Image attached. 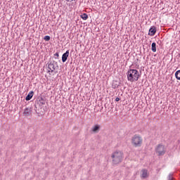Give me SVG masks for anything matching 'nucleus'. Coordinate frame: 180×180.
Instances as JSON below:
<instances>
[{
  "mask_svg": "<svg viewBox=\"0 0 180 180\" xmlns=\"http://www.w3.org/2000/svg\"><path fill=\"white\" fill-rule=\"evenodd\" d=\"M35 108H40L39 110H38V112H46V110H47V106L46 104L43 105L41 103H37L36 102L34 104Z\"/></svg>",
  "mask_w": 180,
  "mask_h": 180,
  "instance_id": "nucleus-6",
  "label": "nucleus"
},
{
  "mask_svg": "<svg viewBox=\"0 0 180 180\" xmlns=\"http://www.w3.org/2000/svg\"><path fill=\"white\" fill-rule=\"evenodd\" d=\"M140 77V72L136 69H129L127 72V79L130 82H136Z\"/></svg>",
  "mask_w": 180,
  "mask_h": 180,
  "instance_id": "nucleus-1",
  "label": "nucleus"
},
{
  "mask_svg": "<svg viewBox=\"0 0 180 180\" xmlns=\"http://www.w3.org/2000/svg\"><path fill=\"white\" fill-rule=\"evenodd\" d=\"M70 56V51L68 50L62 55V62L65 63L67 60L68 59V56Z\"/></svg>",
  "mask_w": 180,
  "mask_h": 180,
  "instance_id": "nucleus-9",
  "label": "nucleus"
},
{
  "mask_svg": "<svg viewBox=\"0 0 180 180\" xmlns=\"http://www.w3.org/2000/svg\"><path fill=\"white\" fill-rule=\"evenodd\" d=\"M169 179H171V174L169 175Z\"/></svg>",
  "mask_w": 180,
  "mask_h": 180,
  "instance_id": "nucleus-25",
  "label": "nucleus"
},
{
  "mask_svg": "<svg viewBox=\"0 0 180 180\" xmlns=\"http://www.w3.org/2000/svg\"><path fill=\"white\" fill-rule=\"evenodd\" d=\"M155 33H157V27H150V28L149 29L148 36H155Z\"/></svg>",
  "mask_w": 180,
  "mask_h": 180,
  "instance_id": "nucleus-7",
  "label": "nucleus"
},
{
  "mask_svg": "<svg viewBox=\"0 0 180 180\" xmlns=\"http://www.w3.org/2000/svg\"><path fill=\"white\" fill-rule=\"evenodd\" d=\"M58 82H60V85H63V83L61 82V79H58Z\"/></svg>",
  "mask_w": 180,
  "mask_h": 180,
  "instance_id": "nucleus-23",
  "label": "nucleus"
},
{
  "mask_svg": "<svg viewBox=\"0 0 180 180\" xmlns=\"http://www.w3.org/2000/svg\"><path fill=\"white\" fill-rule=\"evenodd\" d=\"M80 17L82 18V19H83V20H86V19H88V14L83 13L80 15Z\"/></svg>",
  "mask_w": 180,
  "mask_h": 180,
  "instance_id": "nucleus-17",
  "label": "nucleus"
},
{
  "mask_svg": "<svg viewBox=\"0 0 180 180\" xmlns=\"http://www.w3.org/2000/svg\"><path fill=\"white\" fill-rule=\"evenodd\" d=\"M54 74H57L58 71H53Z\"/></svg>",
  "mask_w": 180,
  "mask_h": 180,
  "instance_id": "nucleus-24",
  "label": "nucleus"
},
{
  "mask_svg": "<svg viewBox=\"0 0 180 180\" xmlns=\"http://www.w3.org/2000/svg\"><path fill=\"white\" fill-rule=\"evenodd\" d=\"M48 68L49 70L48 72H54V71H56V70L58 69V68H57V65H53L51 63V65H48Z\"/></svg>",
  "mask_w": 180,
  "mask_h": 180,
  "instance_id": "nucleus-10",
  "label": "nucleus"
},
{
  "mask_svg": "<svg viewBox=\"0 0 180 180\" xmlns=\"http://www.w3.org/2000/svg\"><path fill=\"white\" fill-rule=\"evenodd\" d=\"M111 158L112 163L120 164L123 161V153L122 151H115L112 154Z\"/></svg>",
  "mask_w": 180,
  "mask_h": 180,
  "instance_id": "nucleus-2",
  "label": "nucleus"
},
{
  "mask_svg": "<svg viewBox=\"0 0 180 180\" xmlns=\"http://www.w3.org/2000/svg\"><path fill=\"white\" fill-rule=\"evenodd\" d=\"M99 130H101V125L99 124H95L91 128V131L93 133H99Z\"/></svg>",
  "mask_w": 180,
  "mask_h": 180,
  "instance_id": "nucleus-11",
  "label": "nucleus"
},
{
  "mask_svg": "<svg viewBox=\"0 0 180 180\" xmlns=\"http://www.w3.org/2000/svg\"><path fill=\"white\" fill-rule=\"evenodd\" d=\"M33 113V107L26 106L23 110V115L25 117L32 116Z\"/></svg>",
  "mask_w": 180,
  "mask_h": 180,
  "instance_id": "nucleus-4",
  "label": "nucleus"
},
{
  "mask_svg": "<svg viewBox=\"0 0 180 180\" xmlns=\"http://www.w3.org/2000/svg\"><path fill=\"white\" fill-rule=\"evenodd\" d=\"M33 95H34V92H33V91H31L27 96L25 98L26 101H30V99H32V98H33Z\"/></svg>",
  "mask_w": 180,
  "mask_h": 180,
  "instance_id": "nucleus-14",
  "label": "nucleus"
},
{
  "mask_svg": "<svg viewBox=\"0 0 180 180\" xmlns=\"http://www.w3.org/2000/svg\"><path fill=\"white\" fill-rule=\"evenodd\" d=\"M119 101H120V98L117 97V98H115V101H116V102H119Z\"/></svg>",
  "mask_w": 180,
  "mask_h": 180,
  "instance_id": "nucleus-22",
  "label": "nucleus"
},
{
  "mask_svg": "<svg viewBox=\"0 0 180 180\" xmlns=\"http://www.w3.org/2000/svg\"><path fill=\"white\" fill-rule=\"evenodd\" d=\"M155 150L158 155H164V154H165V148L162 144H159L156 148Z\"/></svg>",
  "mask_w": 180,
  "mask_h": 180,
  "instance_id": "nucleus-5",
  "label": "nucleus"
},
{
  "mask_svg": "<svg viewBox=\"0 0 180 180\" xmlns=\"http://www.w3.org/2000/svg\"><path fill=\"white\" fill-rule=\"evenodd\" d=\"M46 101H47V98L44 96V94H42L39 98V101H37V103H41V105H46Z\"/></svg>",
  "mask_w": 180,
  "mask_h": 180,
  "instance_id": "nucleus-8",
  "label": "nucleus"
},
{
  "mask_svg": "<svg viewBox=\"0 0 180 180\" xmlns=\"http://www.w3.org/2000/svg\"><path fill=\"white\" fill-rule=\"evenodd\" d=\"M117 95H118V96H122L123 95V91H117Z\"/></svg>",
  "mask_w": 180,
  "mask_h": 180,
  "instance_id": "nucleus-21",
  "label": "nucleus"
},
{
  "mask_svg": "<svg viewBox=\"0 0 180 180\" xmlns=\"http://www.w3.org/2000/svg\"><path fill=\"white\" fill-rule=\"evenodd\" d=\"M131 143L134 147H141V144H143V138L136 134L131 139Z\"/></svg>",
  "mask_w": 180,
  "mask_h": 180,
  "instance_id": "nucleus-3",
  "label": "nucleus"
},
{
  "mask_svg": "<svg viewBox=\"0 0 180 180\" xmlns=\"http://www.w3.org/2000/svg\"><path fill=\"white\" fill-rule=\"evenodd\" d=\"M141 172V178H143V179H146V178L148 176V172L147 169H143Z\"/></svg>",
  "mask_w": 180,
  "mask_h": 180,
  "instance_id": "nucleus-12",
  "label": "nucleus"
},
{
  "mask_svg": "<svg viewBox=\"0 0 180 180\" xmlns=\"http://www.w3.org/2000/svg\"><path fill=\"white\" fill-rule=\"evenodd\" d=\"M44 40H45V41H50V36L46 35L44 37Z\"/></svg>",
  "mask_w": 180,
  "mask_h": 180,
  "instance_id": "nucleus-20",
  "label": "nucleus"
},
{
  "mask_svg": "<svg viewBox=\"0 0 180 180\" xmlns=\"http://www.w3.org/2000/svg\"><path fill=\"white\" fill-rule=\"evenodd\" d=\"M67 1V2H70V1H71V0H66Z\"/></svg>",
  "mask_w": 180,
  "mask_h": 180,
  "instance_id": "nucleus-26",
  "label": "nucleus"
},
{
  "mask_svg": "<svg viewBox=\"0 0 180 180\" xmlns=\"http://www.w3.org/2000/svg\"><path fill=\"white\" fill-rule=\"evenodd\" d=\"M175 77L176 78V79H178L179 81H180V70H177L175 72Z\"/></svg>",
  "mask_w": 180,
  "mask_h": 180,
  "instance_id": "nucleus-16",
  "label": "nucleus"
},
{
  "mask_svg": "<svg viewBox=\"0 0 180 180\" xmlns=\"http://www.w3.org/2000/svg\"><path fill=\"white\" fill-rule=\"evenodd\" d=\"M51 64L56 65L57 68H58V63L57 62H56V60H53V57L50 58V60L47 63V65H51Z\"/></svg>",
  "mask_w": 180,
  "mask_h": 180,
  "instance_id": "nucleus-13",
  "label": "nucleus"
},
{
  "mask_svg": "<svg viewBox=\"0 0 180 180\" xmlns=\"http://www.w3.org/2000/svg\"><path fill=\"white\" fill-rule=\"evenodd\" d=\"M53 56H54L55 60H58V58H60V53L58 52H56Z\"/></svg>",
  "mask_w": 180,
  "mask_h": 180,
  "instance_id": "nucleus-19",
  "label": "nucleus"
},
{
  "mask_svg": "<svg viewBox=\"0 0 180 180\" xmlns=\"http://www.w3.org/2000/svg\"><path fill=\"white\" fill-rule=\"evenodd\" d=\"M151 50H152L153 53H155L157 51V44L155 42L152 43Z\"/></svg>",
  "mask_w": 180,
  "mask_h": 180,
  "instance_id": "nucleus-15",
  "label": "nucleus"
},
{
  "mask_svg": "<svg viewBox=\"0 0 180 180\" xmlns=\"http://www.w3.org/2000/svg\"><path fill=\"white\" fill-rule=\"evenodd\" d=\"M40 108L41 107H38V108H34V110L36 112V113H37V115H41V113H44L43 112H39V110H40Z\"/></svg>",
  "mask_w": 180,
  "mask_h": 180,
  "instance_id": "nucleus-18",
  "label": "nucleus"
}]
</instances>
